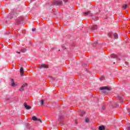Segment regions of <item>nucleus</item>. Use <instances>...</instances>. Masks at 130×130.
<instances>
[{
  "mask_svg": "<svg viewBox=\"0 0 130 130\" xmlns=\"http://www.w3.org/2000/svg\"><path fill=\"white\" fill-rule=\"evenodd\" d=\"M85 114V112L84 111H81L80 113V116H83Z\"/></svg>",
  "mask_w": 130,
  "mask_h": 130,
  "instance_id": "f3484780",
  "label": "nucleus"
},
{
  "mask_svg": "<svg viewBox=\"0 0 130 130\" xmlns=\"http://www.w3.org/2000/svg\"><path fill=\"white\" fill-rule=\"evenodd\" d=\"M69 0H63L64 3H67Z\"/></svg>",
  "mask_w": 130,
  "mask_h": 130,
  "instance_id": "c85d7f7f",
  "label": "nucleus"
},
{
  "mask_svg": "<svg viewBox=\"0 0 130 130\" xmlns=\"http://www.w3.org/2000/svg\"><path fill=\"white\" fill-rule=\"evenodd\" d=\"M108 36H109V37H111V36H112V32H109Z\"/></svg>",
  "mask_w": 130,
  "mask_h": 130,
  "instance_id": "b1692460",
  "label": "nucleus"
},
{
  "mask_svg": "<svg viewBox=\"0 0 130 130\" xmlns=\"http://www.w3.org/2000/svg\"><path fill=\"white\" fill-rule=\"evenodd\" d=\"M63 118V117L62 116H60V119H62Z\"/></svg>",
  "mask_w": 130,
  "mask_h": 130,
  "instance_id": "cd10ccee",
  "label": "nucleus"
},
{
  "mask_svg": "<svg viewBox=\"0 0 130 130\" xmlns=\"http://www.w3.org/2000/svg\"><path fill=\"white\" fill-rule=\"evenodd\" d=\"M111 57L112 58H117V60H119V59H118V58H117V56L116 55H115V54H112L111 55Z\"/></svg>",
  "mask_w": 130,
  "mask_h": 130,
  "instance_id": "9d476101",
  "label": "nucleus"
},
{
  "mask_svg": "<svg viewBox=\"0 0 130 130\" xmlns=\"http://www.w3.org/2000/svg\"><path fill=\"white\" fill-rule=\"evenodd\" d=\"M27 86H28V84H27V83H24L22 86L23 87V88H25V87H27Z\"/></svg>",
  "mask_w": 130,
  "mask_h": 130,
  "instance_id": "412c9836",
  "label": "nucleus"
},
{
  "mask_svg": "<svg viewBox=\"0 0 130 130\" xmlns=\"http://www.w3.org/2000/svg\"><path fill=\"white\" fill-rule=\"evenodd\" d=\"M23 105H24L25 108H26V109H27V110L31 109V107L30 106H28V105H27V103H24L23 104Z\"/></svg>",
  "mask_w": 130,
  "mask_h": 130,
  "instance_id": "39448f33",
  "label": "nucleus"
},
{
  "mask_svg": "<svg viewBox=\"0 0 130 130\" xmlns=\"http://www.w3.org/2000/svg\"><path fill=\"white\" fill-rule=\"evenodd\" d=\"M62 49H66L67 48V44L63 45L61 46Z\"/></svg>",
  "mask_w": 130,
  "mask_h": 130,
  "instance_id": "dca6fc26",
  "label": "nucleus"
},
{
  "mask_svg": "<svg viewBox=\"0 0 130 130\" xmlns=\"http://www.w3.org/2000/svg\"><path fill=\"white\" fill-rule=\"evenodd\" d=\"M97 27H98L97 25H93L91 27V29L92 30H96L97 29Z\"/></svg>",
  "mask_w": 130,
  "mask_h": 130,
  "instance_id": "f8f14e48",
  "label": "nucleus"
},
{
  "mask_svg": "<svg viewBox=\"0 0 130 130\" xmlns=\"http://www.w3.org/2000/svg\"><path fill=\"white\" fill-rule=\"evenodd\" d=\"M93 19L94 21H97V20H98L99 18H98V17H93Z\"/></svg>",
  "mask_w": 130,
  "mask_h": 130,
  "instance_id": "aec40b11",
  "label": "nucleus"
},
{
  "mask_svg": "<svg viewBox=\"0 0 130 130\" xmlns=\"http://www.w3.org/2000/svg\"><path fill=\"white\" fill-rule=\"evenodd\" d=\"M32 32H35V31H36V28H32Z\"/></svg>",
  "mask_w": 130,
  "mask_h": 130,
  "instance_id": "393cba45",
  "label": "nucleus"
},
{
  "mask_svg": "<svg viewBox=\"0 0 130 130\" xmlns=\"http://www.w3.org/2000/svg\"><path fill=\"white\" fill-rule=\"evenodd\" d=\"M118 99H119V100H120V101L121 102L122 104H123L124 103V101H123V100L122 99V98H121V96H118Z\"/></svg>",
  "mask_w": 130,
  "mask_h": 130,
  "instance_id": "1a4fd4ad",
  "label": "nucleus"
},
{
  "mask_svg": "<svg viewBox=\"0 0 130 130\" xmlns=\"http://www.w3.org/2000/svg\"><path fill=\"white\" fill-rule=\"evenodd\" d=\"M128 112H130V109L128 110Z\"/></svg>",
  "mask_w": 130,
  "mask_h": 130,
  "instance_id": "72a5a7b5",
  "label": "nucleus"
},
{
  "mask_svg": "<svg viewBox=\"0 0 130 130\" xmlns=\"http://www.w3.org/2000/svg\"><path fill=\"white\" fill-rule=\"evenodd\" d=\"M32 120H34V121H40L41 122H42V121H41V120L40 119H38L37 118V117H36V116H34L32 118Z\"/></svg>",
  "mask_w": 130,
  "mask_h": 130,
  "instance_id": "423d86ee",
  "label": "nucleus"
},
{
  "mask_svg": "<svg viewBox=\"0 0 130 130\" xmlns=\"http://www.w3.org/2000/svg\"><path fill=\"white\" fill-rule=\"evenodd\" d=\"M83 15L84 16H87L88 15V16H90V17H92V16H93V14L91 13V11H87L86 12H84Z\"/></svg>",
  "mask_w": 130,
  "mask_h": 130,
  "instance_id": "20e7f679",
  "label": "nucleus"
},
{
  "mask_svg": "<svg viewBox=\"0 0 130 130\" xmlns=\"http://www.w3.org/2000/svg\"><path fill=\"white\" fill-rule=\"evenodd\" d=\"M21 52H25L26 51V48H23L20 50Z\"/></svg>",
  "mask_w": 130,
  "mask_h": 130,
  "instance_id": "2eb2a0df",
  "label": "nucleus"
},
{
  "mask_svg": "<svg viewBox=\"0 0 130 130\" xmlns=\"http://www.w3.org/2000/svg\"><path fill=\"white\" fill-rule=\"evenodd\" d=\"M11 86L12 87H16L17 86V84L15 83V81H14V79H11Z\"/></svg>",
  "mask_w": 130,
  "mask_h": 130,
  "instance_id": "6e6552de",
  "label": "nucleus"
},
{
  "mask_svg": "<svg viewBox=\"0 0 130 130\" xmlns=\"http://www.w3.org/2000/svg\"><path fill=\"white\" fill-rule=\"evenodd\" d=\"M20 75L21 76H24L23 74H24V69L23 68H21L20 69Z\"/></svg>",
  "mask_w": 130,
  "mask_h": 130,
  "instance_id": "9b49d317",
  "label": "nucleus"
},
{
  "mask_svg": "<svg viewBox=\"0 0 130 130\" xmlns=\"http://www.w3.org/2000/svg\"><path fill=\"white\" fill-rule=\"evenodd\" d=\"M85 122H89V118L85 119Z\"/></svg>",
  "mask_w": 130,
  "mask_h": 130,
  "instance_id": "a878e982",
  "label": "nucleus"
},
{
  "mask_svg": "<svg viewBox=\"0 0 130 130\" xmlns=\"http://www.w3.org/2000/svg\"><path fill=\"white\" fill-rule=\"evenodd\" d=\"M40 67L41 69H42V68H43L44 69H48V65L46 64H40Z\"/></svg>",
  "mask_w": 130,
  "mask_h": 130,
  "instance_id": "0eeeda50",
  "label": "nucleus"
},
{
  "mask_svg": "<svg viewBox=\"0 0 130 130\" xmlns=\"http://www.w3.org/2000/svg\"><path fill=\"white\" fill-rule=\"evenodd\" d=\"M16 53H18L19 54H20L21 53V52L17 51L16 52Z\"/></svg>",
  "mask_w": 130,
  "mask_h": 130,
  "instance_id": "2f4dec72",
  "label": "nucleus"
},
{
  "mask_svg": "<svg viewBox=\"0 0 130 130\" xmlns=\"http://www.w3.org/2000/svg\"><path fill=\"white\" fill-rule=\"evenodd\" d=\"M8 17L9 19H13V15L10 14L8 15Z\"/></svg>",
  "mask_w": 130,
  "mask_h": 130,
  "instance_id": "6ab92c4d",
  "label": "nucleus"
},
{
  "mask_svg": "<svg viewBox=\"0 0 130 130\" xmlns=\"http://www.w3.org/2000/svg\"><path fill=\"white\" fill-rule=\"evenodd\" d=\"M22 33L23 34H25V31L22 30Z\"/></svg>",
  "mask_w": 130,
  "mask_h": 130,
  "instance_id": "473e14b6",
  "label": "nucleus"
},
{
  "mask_svg": "<svg viewBox=\"0 0 130 130\" xmlns=\"http://www.w3.org/2000/svg\"><path fill=\"white\" fill-rule=\"evenodd\" d=\"M122 8H123V9L125 10V9H126V8H127V4H125L123 6Z\"/></svg>",
  "mask_w": 130,
  "mask_h": 130,
  "instance_id": "a211bd4d",
  "label": "nucleus"
},
{
  "mask_svg": "<svg viewBox=\"0 0 130 130\" xmlns=\"http://www.w3.org/2000/svg\"><path fill=\"white\" fill-rule=\"evenodd\" d=\"M19 91H24V87L21 86L20 89H19Z\"/></svg>",
  "mask_w": 130,
  "mask_h": 130,
  "instance_id": "4be33fe9",
  "label": "nucleus"
},
{
  "mask_svg": "<svg viewBox=\"0 0 130 130\" xmlns=\"http://www.w3.org/2000/svg\"><path fill=\"white\" fill-rule=\"evenodd\" d=\"M54 5H57V6H61V5H62V1L60 0L55 1L54 2Z\"/></svg>",
  "mask_w": 130,
  "mask_h": 130,
  "instance_id": "7ed1b4c3",
  "label": "nucleus"
},
{
  "mask_svg": "<svg viewBox=\"0 0 130 130\" xmlns=\"http://www.w3.org/2000/svg\"><path fill=\"white\" fill-rule=\"evenodd\" d=\"M34 0H31V2H34Z\"/></svg>",
  "mask_w": 130,
  "mask_h": 130,
  "instance_id": "f704fd0d",
  "label": "nucleus"
},
{
  "mask_svg": "<svg viewBox=\"0 0 130 130\" xmlns=\"http://www.w3.org/2000/svg\"><path fill=\"white\" fill-rule=\"evenodd\" d=\"M43 104H44V100H42L41 101V105H43Z\"/></svg>",
  "mask_w": 130,
  "mask_h": 130,
  "instance_id": "5701e85b",
  "label": "nucleus"
},
{
  "mask_svg": "<svg viewBox=\"0 0 130 130\" xmlns=\"http://www.w3.org/2000/svg\"><path fill=\"white\" fill-rule=\"evenodd\" d=\"M114 38L115 39H117V38H118V35L116 33L114 34Z\"/></svg>",
  "mask_w": 130,
  "mask_h": 130,
  "instance_id": "4468645a",
  "label": "nucleus"
},
{
  "mask_svg": "<svg viewBox=\"0 0 130 130\" xmlns=\"http://www.w3.org/2000/svg\"><path fill=\"white\" fill-rule=\"evenodd\" d=\"M126 129H127V130H130V127H127L126 128Z\"/></svg>",
  "mask_w": 130,
  "mask_h": 130,
  "instance_id": "7c9ffc66",
  "label": "nucleus"
},
{
  "mask_svg": "<svg viewBox=\"0 0 130 130\" xmlns=\"http://www.w3.org/2000/svg\"><path fill=\"white\" fill-rule=\"evenodd\" d=\"M99 129L100 130H104V129H105V126H104L103 125L100 126L99 127Z\"/></svg>",
  "mask_w": 130,
  "mask_h": 130,
  "instance_id": "ddd939ff",
  "label": "nucleus"
},
{
  "mask_svg": "<svg viewBox=\"0 0 130 130\" xmlns=\"http://www.w3.org/2000/svg\"><path fill=\"white\" fill-rule=\"evenodd\" d=\"M100 89L102 90V91H103V92H104L105 94H106L108 91H110V90H111V88L106 86L101 87Z\"/></svg>",
  "mask_w": 130,
  "mask_h": 130,
  "instance_id": "f257e3e1",
  "label": "nucleus"
},
{
  "mask_svg": "<svg viewBox=\"0 0 130 130\" xmlns=\"http://www.w3.org/2000/svg\"><path fill=\"white\" fill-rule=\"evenodd\" d=\"M60 123L61 124H63V121H60Z\"/></svg>",
  "mask_w": 130,
  "mask_h": 130,
  "instance_id": "bb28decb",
  "label": "nucleus"
},
{
  "mask_svg": "<svg viewBox=\"0 0 130 130\" xmlns=\"http://www.w3.org/2000/svg\"><path fill=\"white\" fill-rule=\"evenodd\" d=\"M24 21V18L23 17H20L16 19L15 21L16 24H17V25H19V24H20L21 22Z\"/></svg>",
  "mask_w": 130,
  "mask_h": 130,
  "instance_id": "f03ea898",
  "label": "nucleus"
},
{
  "mask_svg": "<svg viewBox=\"0 0 130 130\" xmlns=\"http://www.w3.org/2000/svg\"><path fill=\"white\" fill-rule=\"evenodd\" d=\"M103 80H104V77H102L101 78V80L102 81Z\"/></svg>",
  "mask_w": 130,
  "mask_h": 130,
  "instance_id": "c756f323",
  "label": "nucleus"
}]
</instances>
